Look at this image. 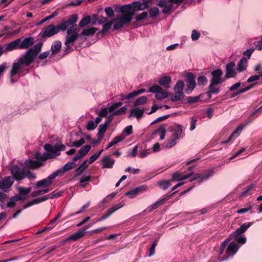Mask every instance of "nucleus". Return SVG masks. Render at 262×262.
<instances>
[{"mask_svg":"<svg viewBox=\"0 0 262 262\" xmlns=\"http://www.w3.org/2000/svg\"><path fill=\"white\" fill-rule=\"evenodd\" d=\"M76 165V164L73 160L72 162H69L66 163L62 168L58 169L60 173V176H62L66 172L74 168Z\"/></svg>","mask_w":262,"mask_h":262,"instance_id":"obj_22","label":"nucleus"},{"mask_svg":"<svg viewBox=\"0 0 262 262\" xmlns=\"http://www.w3.org/2000/svg\"><path fill=\"white\" fill-rule=\"evenodd\" d=\"M226 248V254L222 257L223 260H227L229 257L233 256L237 252L239 246L234 241H232L228 243Z\"/></svg>","mask_w":262,"mask_h":262,"instance_id":"obj_9","label":"nucleus"},{"mask_svg":"<svg viewBox=\"0 0 262 262\" xmlns=\"http://www.w3.org/2000/svg\"><path fill=\"white\" fill-rule=\"evenodd\" d=\"M185 96L184 93L181 92H175V94L170 98L172 102H176L182 100Z\"/></svg>","mask_w":262,"mask_h":262,"instance_id":"obj_36","label":"nucleus"},{"mask_svg":"<svg viewBox=\"0 0 262 262\" xmlns=\"http://www.w3.org/2000/svg\"><path fill=\"white\" fill-rule=\"evenodd\" d=\"M162 89L159 85L157 84H154L152 86H151L148 90V92L151 93H158Z\"/></svg>","mask_w":262,"mask_h":262,"instance_id":"obj_59","label":"nucleus"},{"mask_svg":"<svg viewBox=\"0 0 262 262\" xmlns=\"http://www.w3.org/2000/svg\"><path fill=\"white\" fill-rule=\"evenodd\" d=\"M159 187L163 189L166 190L167 188L171 186V183L169 181H163L158 183Z\"/></svg>","mask_w":262,"mask_h":262,"instance_id":"obj_47","label":"nucleus"},{"mask_svg":"<svg viewBox=\"0 0 262 262\" xmlns=\"http://www.w3.org/2000/svg\"><path fill=\"white\" fill-rule=\"evenodd\" d=\"M158 239H156L152 243L151 247L149 249V256H151L155 254V248L157 245Z\"/></svg>","mask_w":262,"mask_h":262,"instance_id":"obj_63","label":"nucleus"},{"mask_svg":"<svg viewBox=\"0 0 262 262\" xmlns=\"http://www.w3.org/2000/svg\"><path fill=\"white\" fill-rule=\"evenodd\" d=\"M35 158L37 159L36 161L40 162H44L48 159H52L53 155L52 154H49L48 152H44L42 155L40 152L37 151L35 154Z\"/></svg>","mask_w":262,"mask_h":262,"instance_id":"obj_23","label":"nucleus"},{"mask_svg":"<svg viewBox=\"0 0 262 262\" xmlns=\"http://www.w3.org/2000/svg\"><path fill=\"white\" fill-rule=\"evenodd\" d=\"M78 19V16L77 14H74L70 15L67 20L63 19L62 23L60 24L62 31H65L70 25L76 24V23Z\"/></svg>","mask_w":262,"mask_h":262,"instance_id":"obj_10","label":"nucleus"},{"mask_svg":"<svg viewBox=\"0 0 262 262\" xmlns=\"http://www.w3.org/2000/svg\"><path fill=\"white\" fill-rule=\"evenodd\" d=\"M223 74V72L220 69L213 70L211 72L212 78L210 79V83L208 86V91L206 93L209 98H211L212 94H217L219 93L220 89L216 85L226 80L225 77L224 78L222 77Z\"/></svg>","mask_w":262,"mask_h":262,"instance_id":"obj_2","label":"nucleus"},{"mask_svg":"<svg viewBox=\"0 0 262 262\" xmlns=\"http://www.w3.org/2000/svg\"><path fill=\"white\" fill-rule=\"evenodd\" d=\"M115 162V160L111 159L109 156H105L102 160V168H112L113 167Z\"/></svg>","mask_w":262,"mask_h":262,"instance_id":"obj_26","label":"nucleus"},{"mask_svg":"<svg viewBox=\"0 0 262 262\" xmlns=\"http://www.w3.org/2000/svg\"><path fill=\"white\" fill-rule=\"evenodd\" d=\"M66 148L65 145L63 144H56V156L60 155V151H64Z\"/></svg>","mask_w":262,"mask_h":262,"instance_id":"obj_57","label":"nucleus"},{"mask_svg":"<svg viewBox=\"0 0 262 262\" xmlns=\"http://www.w3.org/2000/svg\"><path fill=\"white\" fill-rule=\"evenodd\" d=\"M125 138V136L124 135V134H121L120 135L116 137L113 139V140L111 142H110L108 144L106 148V149H108L109 148L116 145L118 143L120 142L121 141L123 140Z\"/></svg>","mask_w":262,"mask_h":262,"instance_id":"obj_31","label":"nucleus"},{"mask_svg":"<svg viewBox=\"0 0 262 262\" xmlns=\"http://www.w3.org/2000/svg\"><path fill=\"white\" fill-rule=\"evenodd\" d=\"M235 64L234 62H230L226 66L225 79L227 80L230 78H234L236 76V72L235 70Z\"/></svg>","mask_w":262,"mask_h":262,"instance_id":"obj_11","label":"nucleus"},{"mask_svg":"<svg viewBox=\"0 0 262 262\" xmlns=\"http://www.w3.org/2000/svg\"><path fill=\"white\" fill-rule=\"evenodd\" d=\"M58 176H60V173L58 170L55 171L53 173L49 175L46 179L50 181L51 184L53 183V180Z\"/></svg>","mask_w":262,"mask_h":262,"instance_id":"obj_53","label":"nucleus"},{"mask_svg":"<svg viewBox=\"0 0 262 262\" xmlns=\"http://www.w3.org/2000/svg\"><path fill=\"white\" fill-rule=\"evenodd\" d=\"M70 27L68 28L67 33L68 35H70L71 34H74V33H78L77 31V24L70 25Z\"/></svg>","mask_w":262,"mask_h":262,"instance_id":"obj_48","label":"nucleus"},{"mask_svg":"<svg viewBox=\"0 0 262 262\" xmlns=\"http://www.w3.org/2000/svg\"><path fill=\"white\" fill-rule=\"evenodd\" d=\"M91 18L90 15H87L86 16L83 17L81 20L80 21L78 26L80 28H83L86 25L89 24H91Z\"/></svg>","mask_w":262,"mask_h":262,"instance_id":"obj_41","label":"nucleus"},{"mask_svg":"<svg viewBox=\"0 0 262 262\" xmlns=\"http://www.w3.org/2000/svg\"><path fill=\"white\" fill-rule=\"evenodd\" d=\"M25 164L27 167L32 169L38 168L43 165L42 162L32 160L27 161Z\"/></svg>","mask_w":262,"mask_h":262,"instance_id":"obj_27","label":"nucleus"},{"mask_svg":"<svg viewBox=\"0 0 262 262\" xmlns=\"http://www.w3.org/2000/svg\"><path fill=\"white\" fill-rule=\"evenodd\" d=\"M153 0H141L137 1H134L132 3L133 7V10L136 14V12L139 11L144 10L148 9L149 7V4Z\"/></svg>","mask_w":262,"mask_h":262,"instance_id":"obj_7","label":"nucleus"},{"mask_svg":"<svg viewBox=\"0 0 262 262\" xmlns=\"http://www.w3.org/2000/svg\"><path fill=\"white\" fill-rule=\"evenodd\" d=\"M252 222H248L243 224L237 228L234 232L232 233L229 236L224 242H223L220 246L219 253L220 255L223 254L225 248L229 242L232 240L233 238L236 237L244 233L252 225Z\"/></svg>","mask_w":262,"mask_h":262,"instance_id":"obj_3","label":"nucleus"},{"mask_svg":"<svg viewBox=\"0 0 262 262\" xmlns=\"http://www.w3.org/2000/svg\"><path fill=\"white\" fill-rule=\"evenodd\" d=\"M114 7L115 11L116 12H121L122 14V15H126L130 12L135 13L133 10L132 3L122 6L115 5Z\"/></svg>","mask_w":262,"mask_h":262,"instance_id":"obj_13","label":"nucleus"},{"mask_svg":"<svg viewBox=\"0 0 262 262\" xmlns=\"http://www.w3.org/2000/svg\"><path fill=\"white\" fill-rule=\"evenodd\" d=\"M177 191L171 193L170 195H169L164 198L156 202L155 204H152L151 206L148 207L146 209H145L144 212H149L152 211L153 210L157 209L160 205L164 204L167 200H168L173 195H174Z\"/></svg>","mask_w":262,"mask_h":262,"instance_id":"obj_14","label":"nucleus"},{"mask_svg":"<svg viewBox=\"0 0 262 262\" xmlns=\"http://www.w3.org/2000/svg\"><path fill=\"white\" fill-rule=\"evenodd\" d=\"M147 187L145 185H141L134 188L136 195L146 191Z\"/></svg>","mask_w":262,"mask_h":262,"instance_id":"obj_55","label":"nucleus"},{"mask_svg":"<svg viewBox=\"0 0 262 262\" xmlns=\"http://www.w3.org/2000/svg\"><path fill=\"white\" fill-rule=\"evenodd\" d=\"M42 46V42H38L21 56L17 62H14L10 72L11 77H13L19 73V70L21 69V65L28 67L33 62L35 58L41 51Z\"/></svg>","mask_w":262,"mask_h":262,"instance_id":"obj_1","label":"nucleus"},{"mask_svg":"<svg viewBox=\"0 0 262 262\" xmlns=\"http://www.w3.org/2000/svg\"><path fill=\"white\" fill-rule=\"evenodd\" d=\"M184 86V82L182 80H178L174 87V92H183V89Z\"/></svg>","mask_w":262,"mask_h":262,"instance_id":"obj_42","label":"nucleus"},{"mask_svg":"<svg viewBox=\"0 0 262 262\" xmlns=\"http://www.w3.org/2000/svg\"><path fill=\"white\" fill-rule=\"evenodd\" d=\"M171 81V77L169 76L162 77L159 80V83L164 88H169V83Z\"/></svg>","mask_w":262,"mask_h":262,"instance_id":"obj_32","label":"nucleus"},{"mask_svg":"<svg viewBox=\"0 0 262 262\" xmlns=\"http://www.w3.org/2000/svg\"><path fill=\"white\" fill-rule=\"evenodd\" d=\"M200 99V96H189L187 97V102L189 104H192L198 102Z\"/></svg>","mask_w":262,"mask_h":262,"instance_id":"obj_60","label":"nucleus"},{"mask_svg":"<svg viewBox=\"0 0 262 262\" xmlns=\"http://www.w3.org/2000/svg\"><path fill=\"white\" fill-rule=\"evenodd\" d=\"M34 43V39L32 37H28L25 38L20 43L19 49H29Z\"/></svg>","mask_w":262,"mask_h":262,"instance_id":"obj_17","label":"nucleus"},{"mask_svg":"<svg viewBox=\"0 0 262 262\" xmlns=\"http://www.w3.org/2000/svg\"><path fill=\"white\" fill-rule=\"evenodd\" d=\"M260 83H259V82H256L253 83L252 84H250V85L246 86L245 88L237 90L236 92L233 93L230 96V97L231 98H234V97L239 95L241 94H242V93H245V92H247L248 91L251 90L253 88L255 87V86H256L257 85H259Z\"/></svg>","mask_w":262,"mask_h":262,"instance_id":"obj_18","label":"nucleus"},{"mask_svg":"<svg viewBox=\"0 0 262 262\" xmlns=\"http://www.w3.org/2000/svg\"><path fill=\"white\" fill-rule=\"evenodd\" d=\"M63 193V191H57V190H55L51 194H50V199H54L55 198H58L61 196L62 195Z\"/></svg>","mask_w":262,"mask_h":262,"instance_id":"obj_62","label":"nucleus"},{"mask_svg":"<svg viewBox=\"0 0 262 262\" xmlns=\"http://www.w3.org/2000/svg\"><path fill=\"white\" fill-rule=\"evenodd\" d=\"M98 30V28L96 27H91L89 29H85L83 30L80 35L91 36L94 35Z\"/></svg>","mask_w":262,"mask_h":262,"instance_id":"obj_35","label":"nucleus"},{"mask_svg":"<svg viewBox=\"0 0 262 262\" xmlns=\"http://www.w3.org/2000/svg\"><path fill=\"white\" fill-rule=\"evenodd\" d=\"M13 184V179L10 177L5 178L0 182V189L5 190L10 187Z\"/></svg>","mask_w":262,"mask_h":262,"instance_id":"obj_21","label":"nucleus"},{"mask_svg":"<svg viewBox=\"0 0 262 262\" xmlns=\"http://www.w3.org/2000/svg\"><path fill=\"white\" fill-rule=\"evenodd\" d=\"M148 16V12L143 11L141 14L137 15L135 16V19L137 21H141L145 19Z\"/></svg>","mask_w":262,"mask_h":262,"instance_id":"obj_51","label":"nucleus"},{"mask_svg":"<svg viewBox=\"0 0 262 262\" xmlns=\"http://www.w3.org/2000/svg\"><path fill=\"white\" fill-rule=\"evenodd\" d=\"M85 234V231H82L81 229L75 232L74 234L70 235L67 239L66 241L69 240H72L76 241L77 240L83 237Z\"/></svg>","mask_w":262,"mask_h":262,"instance_id":"obj_29","label":"nucleus"},{"mask_svg":"<svg viewBox=\"0 0 262 262\" xmlns=\"http://www.w3.org/2000/svg\"><path fill=\"white\" fill-rule=\"evenodd\" d=\"M91 24L92 25H95L98 23V15L97 14H93L90 16Z\"/></svg>","mask_w":262,"mask_h":262,"instance_id":"obj_64","label":"nucleus"},{"mask_svg":"<svg viewBox=\"0 0 262 262\" xmlns=\"http://www.w3.org/2000/svg\"><path fill=\"white\" fill-rule=\"evenodd\" d=\"M233 239L234 241L235 242L236 241L237 243L239 244H244L246 242V237L245 236L241 235L237 236L236 237L233 238L232 240Z\"/></svg>","mask_w":262,"mask_h":262,"instance_id":"obj_58","label":"nucleus"},{"mask_svg":"<svg viewBox=\"0 0 262 262\" xmlns=\"http://www.w3.org/2000/svg\"><path fill=\"white\" fill-rule=\"evenodd\" d=\"M252 209V205L251 203L248 204L246 206L245 208H241L240 209H238L236 212L238 214H243L245 213L246 212H247L249 211H251V213H253V212L251 211Z\"/></svg>","mask_w":262,"mask_h":262,"instance_id":"obj_43","label":"nucleus"},{"mask_svg":"<svg viewBox=\"0 0 262 262\" xmlns=\"http://www.w3.org/2000/svg\"><path fill=\"white\" fill-rule=\"evenodd\" d=\"M147 187L145 185H141L134 188L136 195L146 191Z\"/></svg>","mask_w":262,"mask_h":262,"instance_id":"obj_56","label":"nucleus"},{"mask_svg":"<svg viewBox=\"0 0 262 262\" xmlns=\"http://www.w3.org/2000/svg\"><path fill=\"white\" fill-rule=\"evenodd\" d=\"M167 97V92L163 91L162 89L159 92H158V93L156 94V98L158 100H162L163 99L166 98Z\"/></svg>","mask_w":262,"mask_h":262,"instance_id":"obj_52","label":"nucleus"},{"mask_svg":"<svg viewBox=\"0 0 262 262\" xmlns=\"http://www.w3.org/2000/svg\"><path fill=\"white\" fill-rule=\"evenodd\" d=\"M127 111V108L125 106L122 107L113 112V115L115 116H119L123 115Z\"/></svg>","mask_w":262,"mask_h":262,"instance_id":"obj_61","label":"nucleus"},{"mask_svg":"<svg viewBox=\"0 0 262 262\" xmlns=\"http://www.w3.org/2000/svg\"><path fill=\"white\" fill-rule=\"evenodd\" d=\"M21 42L20 38H17L14 41L8 43L5 49L6 52L13 51L14 50L19 49V44Z\"/></svg>","mask_w":262,"mask_h":262,"instance_id":"obj_19","label":"nucleus"},{"mask_svg":"<svg viewBox=\"0 0 262 262\" xmlns=\"http://www.w3.org/2000/svg\"><path fill=\"white\" fill-rule=\"evenodd\" d=\"M103 150L101 149L98 152L95 153L93 156H92L90 158L89 161H88V162H89V164H92V163H93L101 155V154L103 152Z\"/></svg>","mask_w":262,"mask_h":262,"instance_id":"obj_50","label":"nucleus"},{"mask_svg":"<svg viewBox=\"0 0 262 262\" xmlns=\"http://www.w3.org/2000/svg\"><path fill=\"white\" fill-rule=\"evenodd\" d=\"M31 190V188L30 187H20L18 189L19 194L22 195H27L29 194Z\"/></svg>","mask_w":262,"mask_h":262,"instance_id":"obj_49","label":"nucleus"},{"mask_svg":"<svg viewBox=\"0 0 262 262\" xmlns=\"http://www.w3.org/2000/svg\"><path fill=\"white\" fill-rule=\"evenodd\" d=\"M176 114H168L166 115H164V116L158 117L156 120H155L152 122H151V125H153V124L157 123L159 122L163 121Z\"/></svg>","mask_w":262,"mask_h":262,"instance_id":"obj_44","label":"nucleus"},{"mask_svg":"<svg viewBox=\"0 0 262 262\" xmlns=\"http://www.w3.org/2000/svg\"><path fill=\"white\" fill-rule=\"evenodd\" d=\"M198 84L199 85L205 86L206 85L208 79L205 76H200L198 77Z\"/></svg>","mask_w":262,"mask_h":262,"instance_id":"obj_45","label":"nucleus"},{"mask_svg":"<svg viewBox=\"0 0 262 262\" xmlns=\"http://www.w3.org/2000/svg\"><path fill=\"white\" fill-rule=\"evenodd\" d=\"M123 207V205L121 204H117L112 207L110 208L107 211L104 213L102 216L99 218L97 222H101L108 218L111 215H112L115 212Z\"/></svg>","mask_w":262,"mask_h":262,"instance_id":"obj_12","label":"nucleus"},{"mask_svg":"<svg viewBox=\"0 0 262 262\" xmlns=\"http://www.w3.org/2000/svg\"><path fill=\"white\" fill-rule=\"evenodd\" d=\"M60 31H62L60 25L55 26L53 24L49 25L45 27L38 34L41 39L46 40L48 37H52L57 34Z\"/></svg>","mask_w":262,"mask_h":262,"instance_id":"obj_4","label":"nucleus"},{"mask_svg":"<svg viewBox=\"0 0 262 262\" xmlns=\"http://www.w3.org/2000/svg\"><path fill=\"white\" fill-rule=\"evenodd\" d=\"M149 17L152 19H155L160 14V11L157 7H152L148 10Z\"/></svg>","mask_w":262,"mask_h":262,"instance_id":"obj_39","label":"nucleus"},{"mask_svg":"<svg viewBox=\"0 0 262 262\" xmlns=\"http://www.w3.org/2000/svg\"><path fill=\"white\" fill-rule=\"evenodd\" d=\"M135 15V13L132 12L126 15H121L118 18V20L116 21L114 24V29L115 30H118L123 27L125 25L130 24Z\"/></svg>","mask_w":262,"mask_h":262,"instance_id":"obj_5","label":"nucleus"},{"mask_svg":"<svg viewBox=\"0 0 262 262\" xmlns=\"http://www.w3.org/2000/svg\"><path fill=\"white\" fill-rule=\"evenodd\" d=\"M61 42L59 40L54 41L51 47V56H53L60 52L61 49Z\"/></svg>","mask_w":262,"mask_h":262,"instance_id":"obj_20","label":"nucleus"},{"mask_svg":"<svg viewBox=\"0 0 262 262\" xmlns=\"http://www.w3.org/2000/svg\"><path fill=\"white\" fill-rule=\"evenodd\" d=\"M116 19H114L113 20H110L108 21L105 23L104 24H103L102 26V30H101L100 31H99L97 33V34H96L97 37L98 38H99L100 36V37L104 36V34L107 31H108V30L112 28V26L113 24H114V21Z\"/></svg>","mask_w":262,"mask_h":262,"instance_id":"obj_16","label":"nucleus"},{"mask_svg":"<svg viewBox=\"0 0 262 262\" xmlns=\"http://www.w3.org/2000/svg\"><path fill=\"white\" fill-rule=\"evenodd\" d=\"M147 98L145 96H141L136 100L134 102V106L137 107L140 105H143L147 103Z\"/></svg>","mask_w":262,"mask_h":262,"instance_id":"obj_40","label":"nucleus"},{"mask_svg":"<svg viewBox=\"0 0 262 262\" xmlns=\"http://www.w3.org/2000/svg\"><path fill=\"white\" fill-rule=\"evenodd\" d=\"M89 165L88 164V160H84L80 165L76 169V177L80 176L88 167Z\"/></svg>","mask_w":262,"mask_h":262,"instance_id":"obj_30","label":"nucleus"},{"mask_svg":"<svg viewBox=\"0 0 262 262\" xmlns=\"http://www.w3.org/2000/svg\"><path fill=\"white\" fill-rule=\"evenodd\" d=\"M10 170L13 178L17 181L23 180L26 177V169L24 167L21 168L18 165H15L11 166Z\"/></svg>","mask_w":262,"mask_h":262,"instance_id":"obj_8","label":"nucleus"},{"mask_svg":"<svg viewBox=\"0 0 262 262\" xmlns=\"http://www.w3.org/2000/svg\"><path fill=\"white\" fill-rule=\"evenodd\" d=\"M104 12L108 17L112 18L114 16V11L111 7H106Z\"/></svg>","mask_w":262,"mask_h":262,"instance_id":"obj_54","label":"nucleus"},{"mask_svg":"<svg viewBox=\"0 0 262 262\" xmlns=\"http://www.w3.org/2000/svg\"><path fill=\"white\" fill-rule=\"evenodd\" d=\"M247 66V59L246 57H243L238 61L237 65L236 70L238 72H242L246 69Z\"/></svg>","mask_w":262,"mask_h":262,"instance_id":"obj_28","label":"nucleus"},{"mask_svg":"<svg viewBox=\"0 0 262 262\" xmlns=\"http://www.w3.org/2000/svg\"><path fill=\"white\" fill-rule=\"evenodd\" d=\"M144 113V109L141 110L138 107L133 108L130 110V114H129L128 117L130 118L132 116H134L137 119H140L143 117Z\"/></svg>","mask_w":262,"mask_h":262,"instance_id":"obj_24","label":"nucleus"},{"mask_svg":"<svg viewBox=\"0 0 262 262\" xmlns=\"http://www.w3.org/2000/svg\"><path fill=\"white\" fill-rule=\"evenodd\" d=\"M214 171L213 169L208 170L206 173L201 174L200 179H199V183L200 184L203 181L207 180L210 177L213 176Z\"/></svg>","mask_w":262,"mask_h":262,"instance_id":"obj_34","label":"nucleus"},{"mask_svg":"<svg viewBox=\"0 0 262 262\" xmlns=\"http://www.w3.org/2000/svg\"><path fill=\"white\" fill-rule=\"evenodd\" d=\"M182 132V127L180 125H178L176 127L174 133L173 134L174 138L175 139H178L180 138V137Z\"/></svg>","mask_w":262,"mask_h":262,"instance_id":"obj_46","label":"nucleus"},{"mask_svg":"<svg viewBox=\"0 0 262 262\" xmlns=\"http://www.w3.org/2000/svg\"><path fill=\"white\" fill-rule=\"evenodd\" d=\"M193 174V172H191L185 175H183L182 173L177 171L172 175V181H181L186 180L189 178Z\"/></svg>","mask_w":262,"mask_h":262,"instance_id":"obj_25","label":"nucleus"},{"mask_svg":"<svg viewBox=\"0 0 262 262\" xmlns=\"http://www.w3.org/2000/svg\"><path fill=\"white\" fill-rule=\"evenodd\" d=\"M79 36H81L80 34L78 33H74V34H71L70 35H68L66 37V40L64 42L66 46H68V44L74 43L77 39L78 38Z\"/></svg>","mask_w":262,"mask_h":262,"instance_id":"obj_33","label":"nucleus"},{"mask_svg":"<svg viewBox=\"0 0 262 262\" xmlns=\"http://www.w3.org/2000/svg\"><path fill=\"white\" fill-rule=\"evenodd\" d=\"M52 184L49 181H48L46 178L43 179L41 180H40L38 182H37L36 184V188H39L41 187H49Z\"/></svg>","mask_w":262,"mask_h":262,"instance_id":"obj_38","label":"nucleus"},{"mask_svg":"<svg viewBox=\"0 0 262 262\" xmlns=\"http://www.w3.org/2000/svg\"><path fill=\"white\" fill-rule=\"evenodd\" d=\"M185 81L187 84V89L185 92L190 94L196 86L195 76L191 72H187L185 75Z\"/></svg>","mask_w":262,"mask_h":262,"instance_id":"obj_6","label":"nucleus"},{"mask_svg":"<svg viewBox=\"0 0 262 262\" xmlns=\"http://www.w3.org/2000/svg\"><path fill=\"white\" fill-rule=\"evenodd\" d=\"M44 149L49 152V154H52L53 155V158H55L56 155V144L54 146H52L50 144H46L44 146Z\"/></svg>","mask_w":262,"mask_h":262,"instance_id":"obj_37","label":"nucleus"},{"mask_svg":"<svg viewBox=\"0 0 262 262\" xmlns=\"http://www.w3.org/2000/svg\"><path fill=\"white\" fill-rule=\"evenodd\" d=\"M91 149V145H86L82 146L78 151V155L75 156L73 158L74 162H76L83 158L90 151Z\"/></svg>","mask_w":262,"mask_h":262,"instance_id":"obj_15","label":"nucleus"}]
</instances>
